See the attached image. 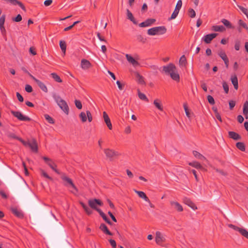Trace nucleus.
Returning <instances> with one entry per match:
<instances>
[{
  "instance_id": "obj_59",
  "label": "nucleus",
  "mask_w": 248,
  "mask_h": 248,
  "mask_svg": "<svg viewBox=\"0 0 248 248\" xmlns=\"http://www.w3.org/2000/svg\"><path fill=\"white\" fill-rule=\"evenodd\" d=\"M5 15H2L0 17V26H3L4 25V22H5Z\"/></svg>"
},
{
  "instance_id": "obj_16",
  "label": "nucleus",
  "mask_w": 248,
  "mask_h": 248,
  "mask_svg": "<svg viewBox=\"0 0 248 248\" xmlns=\"http://www.w3.org/2000/svg\"><path fill=\"white\" fill-rule=\"evenodd\" d=\"M29 147L31 148L32 151L37 153L38 152V145L35 139H33L30 142Z\"/></svg>"
},
{
  "instance_id": "obj_48",
  "label": "nucleus",
  "mask_w": 248,
  "mask_h": 248,
  "mask_svg": "<svg viewBox=\"0 0 248 248\" xmlns=\"http://www.w3.org/2000/svg\"><path fill=\"white\" fill-rule=\"evenodd\" d=\"M86 116L87 119H88L89 122H91L93 121V117L91 112L89 110L86 111Z\"/></svg>"
},
{
  "instance_id": "obj_51",
  "label": "nucleus",
  "mask_w": 248,
  "mask_h": 248,
  "mask_svg": "<svg viewBox=\"0 0 248 248\" xmlns=\"http://www.w3.org/2000/svg\"><path fill=\"white\" fill-rule=\"evenodd\" d=\"M228 227L229 228H232V229L236 231H238L239 232H240V230L242 229V228H239V227H238L237 226H235L234 225H232V224H229L228 225Z\"/></svg>"
},
{
  "instance_id": "obj_56",
  "label": "nucleus",
  "mask_w": 248,
  "mask_h": 248,
  "mask_svg": "<svg viewBox=\"0 0 248 248\" xmlns=\"http://www.w3.org/2000/svg\"><path fill=\"white\" fill-rule=\"evenodd\" d=\"M223 87L226 93H228L229 92V86L227 83L225 82L223 83Z\"/></svg>"
},
{
  "instance_id": "obj_50",
  "label": "nucleus",
  "mask_w": 248,
  "mask_h": 248,
  "mask_svg": "<svg viewBox=\"0 0 248 248\" xmlns=\"http://www.w3.org/2000/svg\"><path fill=\"white\" fill-rule=\"evenodd\" d=\"M188 14H189V16L191 18L195 17V16H196V13H195V11L193 9H191V8H190L188 10Z\"/></svg>"
},
{
  "instance_id": "obj_15",
  "label": "nucleus",
  "mask_w": 248,
  "mask_h": 248,
  "mask_svg": "<svg viewBox=\"0 0 248 248\" xmlns=\"http://www.w3.org/2000/svg\"><path fill=\"white\" fill-rule=\"evenodd\" d=\"M125 57L127 61L134 66L136 67L140 65L139 62L129 54H126Z\"/></svg>"
},
{
  "instance_id": "obj_24",
  "label": "nucleus",
  "mask_w": 248,
  "mask_h": 248,
  "mask_svg": "<svg viewBox=\"0 0 248 248\" xmlns=\"http://www.w3.org/2000/svg\"><path fill=\"white\" fill-rule=\"evenodd\" d=\"M135 191L140 198L144 199L146 202H149V199L144 192L137 190H135Z\"/></svg>"
},
{
  "instance_id": "obj_34",
  "label": "nucleus",
  "mask_w": 248,
  "mask_h": 248,
  "mask_svg": "<svg viewBox=\"0 0 248 248\" xmlns=\"http://www.w3.org/2000/svg\"><path fill=\"white\" fill-rule=\"evenodd\" d=\"M221 22L227 28L232 29L233 28V26H232V24L230 23V22L226 19H222L221 20Z\"/></svg>"
},
{
  "instance_id": "obj_52",
  "label": "nucleus",
  "mask_w": 248,
  "mask_h": 248,
  "mask_svg": "<svg viewBox=\"0 0 248 248\" xmlns=\"http://www.w3.org/2000/svg\"><path fill=\"white\" fill-rule=\"evenodd\" d=\"M207 97L209 103H210L211 105L215 104V102L214 99L211 95H208Z\"/></svg>"
},
{
  "instance_id": "obj_57",
  "label": "nucleus",
  "mask_w": 248,
  "mask_h": 248,
  "mask_svg": "<svg viewBox=\"0 0 248 248\" xmlns=\"http://www.w3.org/2000/svg\"><path fill=\"white\" fill-rule=\"evenodd\" d=\"M25 89V91L28 93H31L32 92V87L29 84L26 85Z\"/></svg>"
},
{
  "instance_id": "obj_60",
  "label": "nucleus",
  "mask_w": 248,
  "mask_h": 248,
  "mask_svg": "<svg viewBox=\"0 0 248 248\" xmlns=\"http://www.w3.org/2000/svg\"><path fill=\"white\" fill-rule=\"evenodd\" d=\"M19 141H20L26 147H29V145L30 143V142H29V141H26L24 140L21 138H20L19 139Z\"/></svg>"
},
{
  "instance_id": "obj_28",
  "label": "nucleus",
  "mask_w": 248,
  "mask_h": 248,
  "mask_svg": "<svg viewBox=\"0 0 248 248\" xmlns=\"http://www.w3.org/2000/svg\"><path fill=\"white\" fill-rule=\"evenodd\" d=\"M243 114L246 119L248 118V101H246L243 105Z\"/></svg>"
},
{
  "instance_id": "obj_53",
  "label": "nucleus",
  "mask_w": 248,
  "mask_h": 248,
  "mask_svg": "<svg viewBox=\"0 0 248 248\" xmlns=\"http://www.w3.org/2000/svg\"><path fill=\"white\" fill-rule=\"evenodd\" d=\"M184 109H185V112H186V116L188 118H190V113L189 112V110H188V107L187 106V104H184Z\"/></svg>"
},
{
  "instance_id": "obj_18",
  "label": "nucleus",
  "mask_w": 248,
  "mask_h": 248,
  "mask_svg": "<svg viewBox=\"0 0 248 248\" xmlns=\"http://www.w3.org/2000/svg\"><path fill=\"white\" fill-rule=\"evenodd\" d=\"M170 204L172 207H173L178 212H182L183 211V208L182 206L178 202L171 201L170 202Z\"/></svg>"
},
{
  "instance_id": "obj_27",
  "label": "nucleus",
  "mask_w": 248,
  "mask_h": 248,
  "mask_svg": "<svg viewBox=\"0 0 248 248\" xmlns=\"http://www.w3.org/2000/svg\"><path fill=\"white\" fill-rule=\"evenodd\" d=\"M12 212L15 215H16L18 217L22 218L23 217L22 213L16 208H12Z\"/></svg>"
},
{
  "instance_id": "obj_30",
  "label": "nucleus",
  "mask_w": 248,
  "mask_h": 248,
  "mask_svg": "<svg viewBox=\"0 0 248 248\" xmlns=\"http://www.w3.org/2000/svg\"><path fill=\"white\" fill-rule=\"evenodd\" d=\"M231 79L232 84L234 86V89L235 90H237L238 88V79H237V77L236 76L232 77Z\"/></svg>"
},
{
  "instance_id": "obj_10",
  "label": "nucleus",
  "mask_w": 248,
  "mask_h": 248,
  "mask_svg": "<svg viewBox=\"0 0 248 248\" xmlns=\"http://www.w3.org/2000/svg\"><path fill=\"white\" fill-rule=\"evenodd\" d=\"M183 202L192 208L193 210H195L197 209V207L195 203L188 198L185 197L183 199Z\"/></svg>"
},
{
  "instance_id": "obj_43",
  "label": "nucleus",
  "mask_w": 248,
  "mask_h": 248,
  "mask_svg": "<svg viewBox=\"0 0 248 248\" xmlns=\"http://www.w3.org/2000/svg\"><path fill=\"white\" fill-rule=\"evenodd\" d=\"M53 97L55 100V101L57 102L58 105L60 103V101L63 100L61 98L60 96L57 95L56 94L53 95Z\"/></svg>"
},
{
  "instance_id": "obj_4",
  "label": "nucleus",
  "mask_w": 248,
  "mask_h": 248,
  "mask_svg": "<svg viewBox=\"0 0 248 248\" xmlns=\"http://www.w3.org/2000/svg\"><path fill=\"white\" fill-rule=\"evenodd\" d=\"M11 113L12 115L16 117L18 120L22 121H31V119L27 116L24 115L20 111H16L14 110H11Z\"/></svg>"
},
{
  "instance_id": "obj_22",
  "label": "nucleus",
  "mask_w": 248,
  "mask_h": 248,
  "mask_svg": "<svg viewBox=\"0 0 248 248\" xmlns=\"http://www.w3.org/2000/svg\"><path fill=\"white\" fill-rule=\"evenodd\" d=\"M99 228L104 233L109 235H112V233L108 230L107 226L105 224H101Z\"/></svg>"
},
{
  "instance_id": "obj_25",
  "label": "nucleus",
  "mask_w": 248,
  "mask_h": 248,
  "mask_svg": "<svg viewBox=\"0 0 248 248\" xmlns=\"http://www.w3.org/2000/svg\"><path fill=\"white\" fill-rule=\"evenodd\" d=\"M127 17L128 19L131 21L134 24H137V22L134 17L132 13L128 10H126Z\"/></svg>"
},
{
  "instance_id": "obj_45",
  "label": "nucleus",
  "mask_w": 248,
  "mask_h": 248,
  "mask_svg": "<svg viewBox=\"0 0 248 248\" xmlns=\"http://www.w3.org/2000/svg\"><path fill=\"white\" fill-rule=\"evenodd\" d=\"M98 213L106 222L108 219L106 215L101 211V210H98Z\"/></svg>"
},
{
  "instance_id": "obj_54",
  "label": "nucleus",
  "mask_w": 248,
  "mask_h": 248,
  "mask_svg": "<svg viewBox=\"0 0 248 248\" xmlns=\"http://www.w3.org/2000/svg\"><path fill=\"white\" fill-rule=\"evenodd\" d=\"M182 5V2L181 0H179L175 6V9L177 10L178 11L180 10Z\"/></svg>"
},
{
  "instance_id": "obj_37",
  "label": "nucleus",
  "mask_w": 248,
  "mask_h": 248,
  "mask_svg": "<svg viewBox=\"0 0 248 248\" xmlns=\"http://www.w3.org/2000/svg\"><path fill=\"white\" fill-rule=\"evenodd\" d=\"M80 118L81 119V121L82 123H85L87 121V116L86 112H81L79 115Z\"/></svg>"
},
{
  "instance_id": "obj_38",
  "label": "nucleus",
  "mask_w": 248,
  "mask_h": 248,
  "mask_svg": "<svg viewBox=\"0 0 248 248\" xmlns=\"http://www.w3.org/2000/svg\"><path fill=\"white\" fill-rule=\"evenodd\" d=\"M60 46L63 53L65 54L66 49V45L65 42L63 41H61L60 42Z\"/></svg>"
},
{
  "instance_id": "obj_20",
  "label": "nucleus",
  "mask_w": 248,
  "mask_h": 248,
  "mask_svg": "<svg viewBox=\"0 0 248 248\" xmlns=\"http://www.w3.org/2000/svg\"><path fill=\"white\" fill-rule=\"evenodd\" d=\"M154 105L156 108L160 111H163V107L161 101L159 99H155L153 102Z\"/></svg>"
},
{
  "instance_id": "obj_14",
  "label": "nucleus",
  "mask_w": 248,
  "mask_h": 248,
  "mask_svg": "<svg viewBox=\"0 0 248 248\" xmlns=\"http://www.w3.org/2000/svg\"><path fill=\"white\" fill-rule=\"evenodd\" d=\"M103 116L105 123L106 124L108 127L109 130H111L112 128V124L110 120L106 113V111H104L103 113Z\"/></svg>"
},
{
  "instance_id": "obj_29",
  "label": "nucleus",
  "mask_w": 248,
  "mask_h": 248,
  "mask_svg": "<svg viewBox=\"0 0 248 248\" xmlns=\"http://www.w3.org/2000/svg\"><path fill=\"white\" fill-rule=\"evenodd\" d=\"M47 165L57 173L60 174L59 171L57 169L56 164L52 160L47 162Z\"/></svg>"
},
{
  "instance_id": "obj_2",
  "label": "nucleus",
  "mask_w": 248,
  "mask_h": 248,
  "mask_svg": "<svg viewBox=\"0 0 248 248\" xmlns=\"http://www.w3.org/2000/svg\"><path fill=\"white\" fill-rule=\"evenodd\" d=\"M104 152L106 157L110 161H113L120 155V154L118 152L110 148L105 149Z\"/></svg>"
},
{
  "instance_id": "obj_35",
  "label": "nucleus",
  "mask_w": 248,
  "mask_h": 248,
  "mask_svg": "<svg viewBox=\"0 0 248 248\" xmlns=\"http://www.w3.org/2000/svg\"><path fill=\"white\" fill-rule=\"evenodd\" d=\"M136 78H137V80L139 83L142 85L145 84V82L144 80V78L139 73L136 74Z\"/></svg>"
},
{
  "instance_id": "obj_62",
  "label": "nucleus",
  "mask_w": 248,
  "mask_h": 248,
  "mask_svg": "<svg viewBox=\"0 0 248 248\" xmlns=\"http://www.w3.org/2000/svg\"><path fill=\"white\" fill-rule=\"evenodd\" d=\"M22 20V16L20 14H18L14 19L13 20L15 22H18Z\"/></svg>"
},
{
  "instance_id": "obj_63",
  "label": "nucleus",
  "mask_w": 248,
  "mask_h": 248,
  "mask_svg": "<svg viewBox=\"0 0 248 248\" xmlns=\"http://www.w3.org/2000/svg\"><path fill=\"white\" fill-rule=\"evenodd\" d=\"M29 52L33 56L36 55V52L35 51V48L31 46L29 49Z\"/></svg>"
},
{
  "instance_id": "obj_55",
  "label": "nucleus",
  "mask_w": 248,
  "mask_h": 248,
  "mask_svg": "<svg viewBox=\"0 0 248 248\" xmlns=\"http://www.w3.org/2000/svg\"><path fill=\"white\" fill-rule=\"evenodd\" d=\"M137 39L139 41L142 43H145L146 41V38H144L142 35H139L137 36Z\"/></svg>"
},
{
  "instance_id": "obj_12",
  "label": "nucleus",
  "mask_w": 248,
  "mask_h": 248,
  "mask_svg": "<svg viewBox=\"0 0 248 248\" xmlns=\"http://www.w3.org/2000/svg\"><path fill=\"white\" fill-rule=\"evenodd\" d=\"M218 55L224 61L226 67L228 68L229 66V61L225 52L223 50H220L218 52Z\"/></svg>"
},
{
  "instance_id": "obj_3",
  "label": "nucleus",
  "mask_w": 248,
  "mask_h": 248,
  "mask_svg": "<svg viewBox=\"0 0 248 248\" xmlns=\"http://www.w3.org/2000/svg\"><path fill=\"white\" fill-rule=\"evenodd\" d=\"M61 178L62 179V180H63L66 183L64 184V185L65 186H68V185H70L75 191H72L71 192L75 194H77V193L78 192V189L76 186L74 185V184L73 183L72 179L67 177L65 175H62L61 176Z\"/></svg>"
},
{
  "instance_id": "obj_64",
  "label": "nucleus",
  "mask_w": 248,
  "mask_h": 248,
  "mask_svg": "<svg viewBox=\"0 0 248 248\" xmlns=\"http://www.w3.org/2000/svg\"><path fill=\"white\" fill-rule=\"evenodd\" d=\"M116 84L118 85V87L120 90H122L124 87V84H123L121 83V82L119 80H117L116 82Z\"/></svg>"
},
{
  "instance_id": "obj_7",
  "label": "nucleus",
  "mask_w": 248,
  "mask_h": 248,
  "mask_svg": "<svg viewBox=\"0 0 248 248\" xmlns=\"http://www.w3.org/2000/svg\"><path fill=\"white\" fill-rule=\"evenodd\" d=\"M155 241L157 244L161 245L163 242H165L166 239L161 232L157 231L155 232Z\"/></svg>"
},
{
  "instance_id": "obj_5",
  "label": "nucleus",
  "mask_w": 248,
  "mask_h": 248,
  "mask_svg": "<svg viewBox=\"0 0 248 248\" xmlns=\"http://www.w3.org/2000/svg\"><path fill=\"white\" fill-rule=\"evenodd\" d=\"M88 203H89V206L95 210L97 212H98V210H101V209L97 208V205H99L100 206L103 205V202L101 201V200H100L99 199H96L89 200Z\"/></svg>"
},
{
  "instance_id": "obj_33",
  "label": "nucleus",
  "mask_w": 248,
  "mask_h": 248,
  "mask_svg": "<svg viewBox=\"0 0 248 248\" xmlns=\"http://www.w3.org/2000/svg\"><path fill=\"white\" fill-rule=\"evenodd\" d=\"M138 94L139 98L141 100H144L146 102H148L149 100L143 93H141L139 90H138Z\"/></svg>"
},
{
  "instance_id": "obj_11",
  "label": "nucleus",
  "mask_w": 248,
  "mask_h": 248,
  "mask_svg": "<svg viewBox=\"0 0 248 248\" xmlns=\"http://www.w3.org/2000/svg\"><path fill=\"white\" fill-rule=\"evenodd\" d=\"M81 68L84 70H87L90 69L92 65L91 63L86 59H82L80 63Z\"/></svg>"
},
{
  "instance_id": "obj_61",
  "label": "nucleus",
  "mask_w": 248,
  "mask_h": 248,
  "mask_svg": "<svg viewBox=\"0 0 248 248\" xmlns=\"http://www.w3.org/2000/svg\"><path fill=\"white\" fill-rule=\"evenodd\" d=\"M214 169L216 170V172L220 173L221 175L223 176H225L227 175L226 173L222 170H220L215 168H214Z\"/></svg>"
},
{
  "instance_id": "obj_32",
  "label": "nucleus",
  "mask_w": 248,
  "mask_h": 248,
  "mask_svg": "<svg viewBox=\"0 0 248 248\" xmlns=\"http://www.w3.org/2000/svg\"><path fill=\"white\" fill-rule=\"evenodd\" d=\"M179 64L182 66H186L187 63V61L185 56L184 55L182 56L179 60Z\"/></svg>"
},
{
  "instance_id": "obj_21",
  "label": "nucleus",
  "mask_w": 248,
  "mask_h": 248,
  "mask_svg": "<svg viewBox=\"0 0 248 248\" xmlns=\"http://www.w3.org/2000/svg\"><path fill=\"white\" fill-rule=\"evenodd\" d=\"M229 136L234 140H239L241 139V136L237 133L233 131H229L228 132Z\"/></svg>"
},
{
  "instance_id": "obj_58",
  "label": "nucleus",
  "mask_w": 248,
  "mask_h": 248,
  "mask_svg": "<svg viewBox=\"0 0 248 248\" xmlns=\"http://www.w3.org/2000/svg\"><path fill=\"white\" fill-rule=\"evenodd\" d=\"M229 104L230 109L231 110L235 106V102L233 100L230 101L229 102Z\"/></svg>"
},
{
  "instance_id": "obj_31",
  "label": "nucleus",
  "mask_w": 248,
  "mask_h": 248,
  "mask_svg": "<svg viewBox=\"0 0 248 248\" xmlns=\"http://www.w3.org/2000/svg\"><path fill=\"white\" fill-rule=\"evenodd\" d=\"M51 77L54 79V80L59 83L62 82V80L61 79L60 76L55 73H52L50 74Z\"/></svg>"
},
{
  "instance_id": "obj_46",
  "label": "nucleus",
  "mask_w": 248,
  "mask_h": 248,
  "mask_svg": "<svg viewBox=\"0 0 248 248\" xmlns=\"http://www.w3.org/2000/svg\"><path fill=\"white\" fill-rule=\"evenodd\" d=\"M75 104L76 107L78 109H81L82 108V104H81V102L80 101L76 99L75 100Z\"/></svg>"
},
{
  "instance_id": "obj_49",
  "label": "nucleus",
  "mask_w": 248,
  "mask_h": 248,
  "mask_svg": "<svg viewBox=\"0 0 248 248\" xmlns=\"http://www.w3.org/2000/svg\"><path fill=\"white\" fill-rule=\"evenodd\" d=\"M41 175L44 177L48 179L49 180L52 181L53 179L50 177L44 170H41Z\"/></svg>"
},
{
  "instance_id": "obj_23",
  "label": "nucleus",
  "mask_w": 248,
  "mask_h": 248,
  "mask_svg": "<svg viewBox=\"0 0 248 248\" xmlns=\"http://www.w3.org/2000/svg\"><path fill=\"white\" fill-rule=\"evenodd\" d=\"M212 30L214 31L223 32L226 30V29L222 25H214L212 27Z\"/></svg>"
},
{
  "instance_id": "obj_47",
  "label": "nucleus",
  "mask_w": 248,
  "mask_h": 248,
  "mask_svg": "<svg viewBox=\"0 0 248 248\" xmlns=\"http://www.w3.org/2000/svg\"><path fill=\"white\" fill-rule=\"evenodd\" d=\"M238 24L240 26H241L243 28L248 30V27L246 23H245L242 19H240L238 21Z\"/></svg>"
},
{
  "instance_id": "obj_6",
  "label": "nucleus",
  "mask_w": 248,
  "mask_h": 248,
  "mask_svg": "<svg viewBox=\"0 0 248 248\" xmlns=\"http://www.w3.org/2000/svg\"><path fill=\"white\" fill-rule=\"evenodd\" d=\"M176 67L172 63L163 66V71L167 75H170L173 71H176Z\"/></svg>"
},
{
  "instance_id": "obj_13",
  "label": "nucleus",
  "mask_w": 248,
  "mask_h": 248,
  "mask_svg": "<svg viewBox=\"0 0 248 248\" xmlns=\"http://www.w3.org/2000/svg\"><path fill=\"white\" fill-rule=\"evenodd\" d=\"M155 19L154 18H148L145 21L141 22L139 24L140 27H146L151 26L155 22Z\"/></svg>"
},
{
  "instance_id": "obj_44",
  "label": "nucleus",
  "mask_w": 248,
  "mask_h": 248,
  "mask_svg": "<svg viewBox=\"0 0 248 248\" xmlns=\"http://www.w3.org/2000/svg\"><path fill=\"white\" fill-rule=\"evenodd\" d=\"M238 7L248 17V9L246 8L243 7L242 6H240V5H238Z\"/></svg>"
},
{
  "instance_id": "obj_9",
  "label": "nucleus",
  "mask_w": 248,
  "mask_h": 248,
  "mask_svg": "<svg viewBox=\"0 0 248 248\" xmlns=\"http://www.w3.org/2000/svg\"><path fill=\"white\" fill-rule=\"evenodd\" d=\"M217 35V33H213L211 34H207L202 38V40L206 44H209L211 42L213 39L216 38Z\"/></svg>"
},
{
  "instance_id": "obj_40",
  "label": "nucleus",
  "mask_w": 248,
  "mask_h": 248,
  "mask_svg": "<svg viewBox=\"0 0 248 248\" xmlns=\"http://www.w3.org/2000/svg\"><path fill=\"white\" fill-rule=\"evenodd\" d=\"M7 136L9 138L16 139L18 140H19V139L21 138L16 136L15 134L11 132H7Z\"/></svg>"
},
{
  "instance_id": "obj_1",
  "label": "nucleus",
  "mask_w": 248,
  "mask_h": 248,
  "mask_svg": "<svg viewBox=\"0 0 248 248\" xmlns=\"http://www.w3.org/2000/svg\"><path fill=\"white\" fill-rule=\"evenodd\" d=\"M167 31V29L165 26H158L149 29L147 31V33L149 35H162Z\"/></svg>"
},
{
  "instance_id": "obj_39",
  "label": "nucleus",
  "mask_w": 248,
  "mask_h": 248,
  "mask_svg": "<svg viewBox=\"0 0 248 248\" xmlns=\"http://www.w3.org/2000/svg\"><path fill=\"white\" fill-rule=\"evenodd\" d=\"M44 117L46 120L51 124H54L55 123L54 120L48 114H45Z\"/></svg>"
},
{
  "instance_id": "obj_41",
  "label": "nucleus",
  "mask_w": 248,
  "mask_h": 248,
  "mask_svg": "<svg viewBox=\"0 0 248 248\" xmlns=\"http://www.w3.org/2000/svg\"><path fill=\"white\" fill-rule=\"evenodd\" d=\"M179 12V11H178L177 10H176V9H174V10L173 12L172 13L170 17L169 18V20H171L175 19L177 17Z\"/></svg>"
},
{
  "instance_id": "obj_8",
  "label": "nucleus",
  "mask_w": 248,
  "mask_h": 248,
  "mask_svg": "<svg viewBox=\"0 0 248 248\" xmlns=\"http://www.w3.org/2000/svg\"><path fill=\"white\" fill-rule=\"evenodd\" d=\"M30 77L37 83L38 86L40 87V88L44 92L47 93L48 90L47 88L45 85V84L43 83L40 80L37 79L34 76H33L31 74H30Z\"/></svg>"
},
{
  "instance_id": "obj_17",
  "label": "nucleus",
  "mask_w": 248,
  "mask_h": 248,
  "mask_svg": "<svg viewBox=\"0 0 248 248\" xmlns=\"http://www.w3.org/2000/svg\"><path fill=\"white\" fill-rule=\"evenodd\" d=\"M58 105L66 114H68L69 108L66 102L64 100L60 101Z\"/></svg>"
},
{
  "instance_id": "obj_42",
  "label": "nucleus",
  "mask_w": 248,
  "mask_h": 248,
  "mask_svg": "<svg viewBox=\"0 0 248 248\" xmlns=\"http://www.w3.org/2000/svg\"><path fill=\"white\" fill-rule=\"evenodd\" d=\"M240 233L242 235L248 239V231L246 229L242 228L240 230Z\"/></svg>"
},
{
  "instance_id": "obj_36",
  "label": "nucleus",
  "mask_w": 248,
  "mask_h": 248,
  "mask_svg": "<svg viewBox=\"0 0 248 248\" xmlns=\"http://www.w3.org/2000/svg\"><path fill=\"white\" fill-rule=\"evenodd\" d=\"M236 147L241 151H245L246 150V146L245 144L242 142H237L236 144Z\"/></svg>"
},
{
  "instance_id": "obj_26",
  "label": "nucleus",
  "mask_w": 248,
  "mask_h": 248,
  "mask_svg": "<svg viewBox=\"0 0 248 248\" xmlns=\"http://www.w3.org/2000/svg\"><path fill=\"white\" fill-rule=\"evenodd\" d=\"M171 78L176 81H179L180 80V76L178 73L177 72V70L173 71L170 74V75Z\"/></svg>"
},
{
  "instance_id": "obj_19",
  "label": "nucleus",
  "mask_w": 248,
  "mask_h": 248,
  "mask_svg": "<svg viewBox=\"0 0 248 248\" xmlns=\"http://www.w3.org/2000/svg\"><path fill=\"white\" fill-rule=\"evenodd\" d=\"M189 165L193 167H194L197 169H200L201 170H203V171H206L207 170L204 168V167H203L200 163H199L198 162H197V161H193V162H190L188 163Z\"/></svg>"
}]
</instances>
